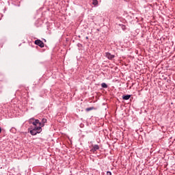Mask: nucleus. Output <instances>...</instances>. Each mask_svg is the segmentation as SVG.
<instances>
[{
  "instance_id": "obj_4",
  "label": "nucleus",
  "mask_w": 175,
  "mask_h": 175,
  "mask_svg": "<svg viewBox=\"0 0 175 175\" xmlns=\"http://www.w3.org/2000/svg\"><path fill=\"white\" fill-rule=\"evenodd\" d=\"M131 94H126V95H123L122 96V99L123 100H129L131 99Z\"/></svg>"
},
{
  "instance_id": "obj_17",
  "label": "nucleus",
  "mask_w": 175,
  "mask_h": 175,
  "mask_svg": "<svg viewBox=\"0 0 175 175\" xmlns=\"http://www.w3.org/2000/svg\"><path fill=\"white\" fill-rule=\"evenodd\" d=\"M86 39H88V37H86Z\"/></svg>"
},
{
  "instance_id": "obj_6",
  "label": "nucleus",
  "mask_w": 175,
  "mask_h": 175,
  "mask_svg": "<svg viewBox=\"0 0 175 175\" xmlns=\"http://www.w3.org/2000/svg\"><path fill=\"white\" fill-rule=\"evenodd\" d=\"M30 133L32 135V136H36V135H38L39 133L33 129L30 131Z\"/></svg>"
},
{
  "instance_id": "obj_15",
  "label": "nucleus",
  "mask_w": 175,
  "mask_h": 175,
  "mask_svg": "<svg viewBox=\"0 0 175 175\" xmlns=\"http://www.w3.org/2000/svg\"><path fill=\"white\" fill-rule=\"evenodd\" d=\"M31 120H35V119H33V118L30 119V120H29V123H30V124L32 123V122L31 121Z\"/></svg>"
},
{
  "instance_id": "obj_14",
  "label": "nucleus",
  "mask_w": 175,
  "mask_h": 175,
  "mask_svg": "<svg viewBox=\"0 0 175 175\" xmlns=\"http://www.w3.org/2000/svg\"><path fill=\"white\" fill-rule=\"evenodd\" d=\"M107 175H111V172L107 171Z\"/></svg>"
},
{
  "instance_id": "obj_8",
  "label": "nucleus",
  "mask_w": 175,
  "mask_h": 175,
  "mask_svg": "<svg viewBox=\"0 0 175 175\" xmlns=\"http://www.w3.org/2000/svg\"><path fill=\"white\" fill-rule=\"evenodd\" d=\"M94 109H95L94 107H90L86 108L85 111H91V110H94Z\"/></svg>"
},
{
  "instance_id": "obj_9",
  "label": "nucleus",
  "mask_w": 175,
  "mask_h": 175,
  "mask_svg": "<svg viewBox=\"0 0 175 175\" xmlns=\"http://www.w3.org/2000/svg\"><path fill=\"white\" fill-rule=\"evenodd\" d=\"M119 25L120 27H121L123 31H125V29H126V26H125V25Z\"/></svg>"
},
{
  "instance_id": "obj_3",
  "label": "nucleus",
  "mask_w": 175,
  "mask_h": 175,
  "mask_svg": "<svg viewBox=\"0 0 175 175\" xmlns=\"http://www.w3.org/2000/svg\"><path fill=\"white\" fill-rule=\"evenodd\" d=\"M98 150H99V146L96 144L92 146L91 151H92V152H95L96 151H98Z\"/></svg>"
},
{
  "instance_id": "obj_11",
  "label": "nucleus",
  "mask_w": 175,
  "mask_h": 175,
  "mask_svg": "<svg viewBox=\"0 0 175 175\" xmlns=\"http://www.w3.org/2000/svg\"><path fill=\"white\" fill-rule=\"evenodd\" d=\"M92 3L94 6H96L98 5V0H93Z\"/></svg>"
},
{
  "instance_id": "obj_5",
  "label": "nucleus",
  "mask_w": 175,
  "mask_h": 175,
  "mask_svg": "<svg viewBox=\"0 0 175 175\" xmlns=\"http://www.w3.org/2000/svg\"><path fill=\"white\" fill-rule=\"evenodd\" d=\"M33 129L34 131H36L38 133H40V132H42V129L40 126H34V128Z\"/></svg>"
},
{
  "instance_id": "obj_2",
  "label": "nucleus",
  "mask_w": 175,
  "mask_h": 175,
  "mask_svg": "<svg viewBox=\"0 0 175 175\" xmlns=\"http://www.w3.org/2000/svg\"><path fill=\"white\" fill-rule=\"evenodd\" d=\"M105 57L108 58V59H113V58L116 57V55H111V53L107 52L105 53Z\"/></svg>"
},
{
  "instance_id": "obj_1",
  "label": "nucleus",
  "mask_w": 175,
  "mask_h": 175,
  "mask_svg": "<svg viewBox=\"0 0 175 175\" xmlns=\"http://www.w3.org/2000/svg\"><path fill=\"white\" fill-rule=\"evenodd\" d=\"M34 43L37 46H39V47H40L41 49H43V47H44V43L43 42V41H42L40 40H35Z\"/></svg>"
},
{
  "instance_id": "obj_10",
  "label": "nucleus",
  "mask_w": 175,
  "mask_h": 175,
  "mask_svg": "<svg viewBox=\"0 0 175 175\" xmlns=\"http://www.w3.org/2000/svg\"><path fill=\"white\" fill-rule=\"evenodd\" d=\"M102 88H107V84L106 83H101Z\"/></svg>"
},
{
  "instance_id": "obj_12",
  "label": "nucleus",
  "mask_w": 175,
  "mask_h": 175,
  "mask_svg": "<svg viewBox=\"0 0 175 175\" xmlns=\"http://www.w3.org/2000/svg\"><path fill=\"white\" fill-rule=\"evenodd\" d=\"M38 124H39L38 126H40L41 129L43 128V126H44V124L42 122H40V123Z\"/></svg>"
},
{
  "instance_id": "obj_7",
  "label": "nucleus",
  "mask_w": 175,
  "mask_h": 175,
  "mask_svg": "<svg viewBox=\"0 0 175 175\" xmlns=\"http://www.w3.org/2000/svg\"><path fill=\"white\" fill-rule=\"evenodd\" d=\"M31 124H33L34 126H36L38 124H40V121L39 120L37 119V120H35L33 122H32Z\"/></svg>"
},
{
  "instance_id": "obj_13",
  "label": "nucleus",
  "mask_w": 175,
  "mask_h": 175,
  "mask_svg": "<svg viewBox=\"0 0 175 175\" xmlns=\"http://www.w3.org/2000/svg\"><path fill=\"white\" fill-rule=\"evenodd\" d=\"M41 122H42V124H46V122H47V119L42 118Z\"/></svg>"
},
{
  "instance_id": "obj_16",
  "label": "nucleus",
  "mask_w": 175,
  "mask_h": 175,
  "mask_svg": "<svg viewBox=\"0 0 175 175\" xmlns=\"http://www.w3.org/2000/svg\"><path fill=\"white\" fill-rule=\"evenodd\" d=\"M2 132V129L0 127V133Z\"/></svg>"
}]
</instances>
